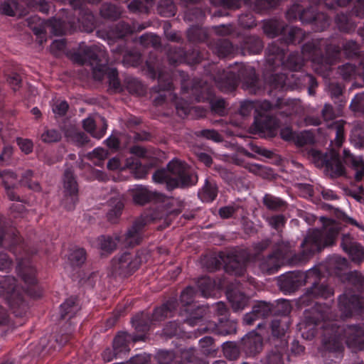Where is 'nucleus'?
Returning a JSON list of instances; mask_svg holds the SVG:
<instances>
[{"mask_svg":"<svg viewBox=\"0 0 364 364\" xmlns=\"http://www.w3.org/2000/svg\"><path fill=\"white\" fill-rule=\"evenodd\" d=\"M321 320L323 321L322 343L327 350L341 351L343 348L344 341L350 348L364 350V326L362 321L358 325L341 326L338 321H326L324 316L318 312L306 316L301 324L309 331L308 338L315 336V326L320 323Z\"/></svg>","mask_w":364,"mask_h":364,"instance_id":"nucleus-1","label":"nucleus"},{"mask_svg":"<svg viewBox=\"0 0 364 364\" xmlns=\"http://www.w3.org/2000/svg\"><path fill=\"white\" fill-rule=\"evenodd\" d=\"M338 234V229L334 225L324 227L321 230L313 229L308 232L301 245V255L293 253L292 247L289 242L281 241L274 245L272 254L280 261L294 256L296 261H304L315 252H321L326 247L334 244Z\"/></svg>","mask_w":364,"mask_h":364,"instance_id":"nucleus-2","label":"nucleus"},{"mask_svg":"<svg viewBox=\"0 0 364 364\" xmlns=\"http://www.w3.org/2000/svg\"><path fill=\"white\" fill-rule=\"evenodd\" d=\"M71 60L79 65L89 64L92 67L93 77L102 80L107 75L109 87L114 91H121V83L118 77V71L108 66L109 59L105 50L97 46H87L84 43L71 54Z\"/></svg>","mask_w":364,"mask_h":364,"instance_id":"nucleus-3","label":"nucleus"},{"mask_svg":"<svg viewBox=\"0 0 364 364\" xmlns=\"http://www.w3.org/2000/svg\"><path fill=\"white\" fill-rule=\"evenodd\" d=\"M152 178L156 183H165L168 191L189 188L198 180L196 172L185 161L177 159L169 161L166 168L156 170Z\"/></svg>","mask_w":364,"mask_h":364,"instance_id":"nucleus-4","label":"nucleus"},{"mask_svg":"<svg viewBox=\"0 0 364 364\" xmlns=\"http://www.w3.org/2000/svg\"><path fill=\"white\" fill-rule=\"evenodd\" d=\"M302 53L311 58L314 71L325 75L338 60L341 49L338 46L328 44L326 40L316 38L303 45Z\"/></svg>","mask_w":364,"mask_h":364,"instance_id":"nucleus-5","label":"nucleus"},{"mask_svg":"<svg viewBox=\"0 0 364 364\" xmlns=\"http://www.w3.org/2000/svg\"><path fill=\"white\" fill-rule=\"evenodd\" d=\"M308 155L316 166H325L327 174L331 178H337L345 173V168L340 160L339 153L335 149H331L325 154L319 151L311 149Z\"/></svg>","mask_w":364,"mask_h":364,"instance_id":"nucleus-6","label":"nucleus"},{"mask_svg":"<svg viewBox=\"0 0 364 364\" xmlns=\"http://www.w3.org/2000/svg\"><path fill=\"white\" fill-rule=\"evenodd\" d=\"M318 269H311L306 273L296 271L289 272L280 277L279 284L281 290L286 292L296 291L300 287L309 283V279L318 276Z\"/></svg>","mask_w":364,"mask_h":364,"instance_id":"nucleus-7","label":"nucleus"},{"mask_svg":"<svg viewBox=\"0 0 364 364\" xmlns=\"http://www.w3.org/2000/svg\"><path fill=\"white\" fill-rule=\"evenodd\" d=\"M64 198L63 204L68 210H73L78 201V184L72 168H67L63 176Z\"/></svg>","mask_w":364,"mask_h":364,"instance_id":"nucleus-8","label":"nucleus"},{"mask_svg":"<svg viewBox=\"0 0 364 364\" xmlns=\"http://www.w3.org/2000/svg\"><path fill=\"white\" fill-rule=\"evenodd\" d=\"M140 259L136 255L124 252L112 259V272L115 275L127 277L132 274L139 267Z\"/></svg>","mask_w":364,"mask_h":364,"instance_id":"nucleus-9","label":"nucleus"},{"mask_svg":"<svg viewBox=\"0 0 364 364\" xmlns=\"http://www.w3.org/2000/svg\"><path fill=\"white\" fill-rule=\"evenodd\" d=\"M235 66L238 82H242V88L251 94H256L260 90L261 84L255 68L242 63H236Z\"/></svg>","mask_w":364,"mask_h":364,"instance_id":"nucleus-10","label":"nucleus"},{"mask_svg":"<svg viewBox=\"0 0 364 364\" xmlns=\"http://www.w3.org/2000/svg\"><path fill=\"white\" fill-rule=\"evenodd\" d=\"M291 319L289 316H279L274 318L270 325L271 328V342L273 343L275 348L285 349L288 345L287 333L289 329Z\"/></svg>","mask_w":364,"mask_h":364,"instance_id":"nucleus-11","label":"nucleus"},{"mask_svg":"<svg viewBox=\"0 0 364 364\" xmlns=\"http://www.w3.org/2000/svg\"><path fill=\"white\" fill-rule=\"evenodd\" d=\"M161 198H156V202L161 203L157 209L153 212L149 217V219L153 221L164 220L165 227L168 226L170 224L169 217L171 215H178L181 212V208H173L175 203L178 202L173 198H167L164 195L161 194Z\"/></svg>","mask_w":364,"mask_h":364,"instance_id":"nucleus-12","label":"nucleus"},{"mask_svg":"<svg viewBox=\"0 0 364 364\" xmlns=\"http://www.w3.org/2000/svg\"><path fill=\"white\" fill-rule=\"evenodd\" d=\"M211 76L217 87L223 92L235 90L238 85V77L236 75L235 66L228 69L217 68Z\"/></svg>","mask_w":364,"mask_h":364,"instance_id":"nucleus-13","label":"nucleus"},{"mask_svg":"<svg viewBox=\"0 0 364 364\" xmlns=\"http://www.w3.org/2000/svg\"><path fill=\"white\" fill-rule=\"evenodd\" d=\"M251 261V255L246 250H240L224 258L225 271L235 276H242L246 271V264Z\"/></svg>","mask_w":364,"mask_h":364,"instance_id":"nucleus-14","label":"nucleus"},{"mask_svg":"<svg viewBox=\"0 0 364 364\" xmlns=\"http://www.w3.org/2000/svg\"><path fill=\"white\" fill-rule=\"evenodd\" d=\"M4 244L10 251L14 254L17 253L18 248L22 250L21 237L18 235V232L7 225L6 218L0 217V245Z\"/></svg>","mask_w":364,"mask_h":364,"instance_id":"nucleus-15","label":"nucleus"},{"mask_svg":"<svg viewBox=\"0 0 364 364\" xmlns=\"http://www.w3.org/2000/svg\"><path fill=\"white\" fill-rule=\"evenodd\" d=\"M279 124V121L275 116L260 114L259 117L255 119V133L261 137L272 138L277 135Z\"/></svg>","mask_w":364,"mask_h":364,"instance_id":"nucleus-16","label":"nucleus"},{"mask_svg":"<svg viewBox=\"0 0 364 364\" xmlns=\"http://www.w3.org/2000/svg\"><path fill=\"white\" fill-rule=\"evenodd\" d=\"M338 307L343 316H351L364 309V297L346 291L338 298Z\"/></svg>","mask_w":364,"mask_h":364,"instance_id":"nucleus-17","label":"nucleus"},{"mask_svg":"<svg viewBox=\"0 0 364 364\" xmlns=\"http://www.w3.org/2000/svg\"><path fill=\"white\" fill-rule=\"evenodd\" d=\"M167 58L169 63L176 65L183 62L185 60H191L194 63H200L204 56L203 53L198 49H193L191 53L186 51L179 46H170L167 50Z\"/></svg>","mask_w":364,"mask_h":364,"instance_id":"nucleus-18","label":"nucleus"},{"mask_svg":"<svg viewBox=\"0 0 364 364\" xmlns=\"http://www.w3.org/2000/svg\"><path fill=\"white\" fill-rule=\"evenodd\" d=\"M149 220L150 219L148 215H141L133 222L132 226L127 230L124 235V242L126 245L134 247L141 243L143 239V233L145 227L147 225Z\"/></svg>","mask_w":364,"mask_h":364,"instance_id":"nucleus-19","label":"nucleus"},{"mask_svg":"<svg viewBox=\"0 0 364 364\" xmlns=\"http://www.w3.org/2000/svg\"><path fill=\"white\" fill-rule=\"evenodd\" d=\"M288 85L291 89H302L306 87L310 95H315L318 87L316 79L311 74L295 73L288 77Z\"/></svg>","mask_w":364,"mask_h":364,"instance_id":"nucleus-20","label":"nucleus"},{"mask_svg":"<svg viewBox=\"0 0 364 364\" xmlns=\"http://www.w3.org/2000/svg\"><path fill=\"white\" fill-rule=\"evenodd\" d=\"M287 49V45L282 37L269 43L266 49L267 63L272 66L282 64Z\"/></svg>","mask_w":364,"mask_h":364,"instance_id":"nucleus-21","label":"nucleus"},{"mask_svg":"<svg viewBox=\"0 0 364 364\" xmlns=\"http://www.w3.org/2000/svg\"><path fill=\"white\" fill-rule=\"evenodd\" d=\"M241 348L247 356L254 357L262 350L263 338L257 333L252 331L242 338Z\"/></svg>","mask_w":364,"mask_h":364,"instance_id":"nucleus-22","label":"nucleus"},{"mask_svg":"<svg viewBox=\"0 0 364 364\" xmlns=\"http://www.w3.org/2000/svg\"><path fill=\"white\" fill-rule=\"evenodd\" d=\"M202 332H213L219 336H226L236 332V323L228 318H218V322H209L208 326L198 329Z\"/></svg>","mask_w":364,"mask_h":364,"instance_id":"nucleus-23","label":"nucleus"},{"mask_svg":"<svg viewBox=\"0 0 364 364\" xmlns=\"http://www.w3.org/2000/svg\"><path fill=\"white\" fill-rule=\"evenodd\" d=\"M320 277L318 271V276L309 279V282H312V285L307 289L305 296L311 299H328L333 295V289L325 282L318 281Z\"/></svg>","mask_w":364,"mask_h":364,"instance_id":"nucleus-24","label":"nucleus"},{"mask_svg":"<svg viewBox=\"0 0 364 364\" xmlns=\"http://www.w3.org/2000/svg\"><path fill=\"white\" fill-rule=\"evenodd\" d=\"M341 246L353 262L360 263L364 260V247L349 234L343 235Z\"/></svg>","mask_w":364,"mask_h":364,"instance_id":"nucleus-25","label":"nucleus"},{"mask_svg":"<svg viewBox=\"0 0 364 364\" xmlns=\"http://www.w3.org/2000/svg\"><path fill=\"white\" fill-rule=\"evenodd\" d=\"M145 335L133 336L126 332L119 333L113 340V350L115 355L126 353L129 351V343L139 341H144Z\"/></svg>","mask_w":364,"mask_h":364,"instance_id":"nucleus-26","label":"nucleus"},{"mask_svg":"<svg viewBox=\"0 0 364 364\" xmlns=\"http://www.w3.org/2000/svg\"><path fill=\"white\" fill-rule=\"evenodd\" d=\"M18 265L16 267L18 274L21 277L25 284L33 286L36 284V270L28 259L17 258Z\"/></svg>","mask_w":364,"mask_h":364,"instance_id":"nucleus-27","label":"nucleus"},{"mask_svg":"<svg viewBox=\"0 0 364 364\" xmlns=\"http://www.w3.org/2000/svg\"><path fill=\"white\" fill-rule=\"evenodd\" d=\"M107 205L109 208L107 213V220L112 223H115L124 207V196L119 193L114 195L108 200Z\"/></svg>","mask_w":364,"mask_h":364,"instance_id":"nucleus-28","label":"nucleus"},{"mask_svg":"<svg viewBox=\"0 0 364 364\" xmlns=\"http://www.w3.org/2000/svg\"><path fill=\"white\" fill-rule=\"evenodd\" d=\"M114 53L122 55V63L126 66H137L141 62V55L136 48L127 49L124 46H117L112 50Z\"/></svg>","mask_w":364,"mask_h":364,"instance_id":"nucleus-29","label":"nucleus"},{"mask_svg":"<svg viewBox=\"0 0 364 364\" xmlns=\"http://www.w3.org/2000/svg\"><path fill=\"white\" fill-rule=\"evenodd\" d=\"M132 196L134 203L140 205H144L153 200L156 201V198H161V193L150 191L142 186L132 189Z\"/></svg>","mask_w":364,"mask_h":364,"instance_id":"nucleus-30","label":"nucleus"},{"mask_svg":"<svg viewBox=\"0 0 364 364\" xmlns=\"http://www.w3.org/2000/svg\"><path fill=\"white\" fill-rule=\"evenodd\" d=\"M343 160L346 165L351 166L355 171V181H361L364 176L363 159L360 156H355L350 151L343 149Z\"/></svg>","mask_w":364,"mask_h":364,"instance_id":"nucleus-31","label":"nucleus"},{"mask_svg":"<svg viewBox=\"0 0 364 364\" xmlns=\"http://www.w3.org/2000/svg\"><path fill=\"white\" fill-rule=\"evenodd\" d=\"M218 193V186L216 181L208 177L205 180L202 188L198 192V197L203 202L210 203L213 201Z\"/></svg>","mask_w":364,"mask_h":364,"instance_id":"nucleus-32","label":"nucleus"},{"mask_svg":"<svg viewBox=\"0 0 364 364\" xmlns=\"http://www.w3.org/2000/svg\"><path fill=\"white\" fill-rule=\"evenodd\" d=\"M258 261L259 268L264 274H272L276 272L281 267L283 261H280L272 252L267 257H262Z\"/></svg>","mask_w":364,"mask_h":364,"instance_id":"nucleus-33","label":"nucleus"},{"mask_svg":"<svg viewBox=\"0 0 364 364\" xmlns=\"http://www.w3.org/2000/svg\"><path fill=\"white\" fill-rule=\"evenodd\" d=\"M178 302L176 299H171L161 306L154 309V313L151 314L154 321H161L165 318L172 316L174 311L176 310Z\"/></svg>","mask_w":364,"mask_h":364,"instance_id":"nucleus-34","label":"nucleus"},{"mask_svg":"<svg viewBox=\"0 0 364 364\" xmlns=\"http://www.w3.org/2000/svg\"><path fill=\"white\" fill-rule=\"evenodd\" d=\"M7 299L16 316L23 317L26 314L28 307L23 295L20 292L11 294Z\"/></svg>","mask_w":364,"mask_h":364,"instance_id":"nucleus-35","label":"nucleus"},{"mask_svg":"<svg viewBox=\"0 0 364 364\" xmlns=\"http://www.w3.org/2000/svg\"><path fill=\"white\" fill-rule=\"evenodd\" d=\"M80 310V305L77 297L71 296L65 300L60 305V315L61 319H65L67 317L70 319L74 316Z\"/></svg>","mask_w":364,"mask_h":364,"instance_id":"nucleus-36","label":"nucleus"},{"mask_svg":"<svg viewBox=\"0 0 364 364\" xmlns=\"http://www.w3.org/2000/svg\"><path fill=\"white\" fill-rule=\"evenodd\" d=\"M211 50L213 53L216 54L219 58L227 57L234 52V46L232 43L225 38L218 39L210 45Z\"/></svg>","mask_w":364,"mask_h":364,"instance_id":"nucleus-37","label":"nucleus"},{"mask_svg":"<svg viewBox=\"0 0 364 364\" xmlns=\"http://www.w3.org/2000/svg\"><path fill=\"white\" fill-rule=\"evenodd\" d=\"M123 10L121 6H118L114 4L105 2L101 4L100 14L102 18L109 21H116L119 19Z\"/></svg>","mask_w":364,"mask_h":364,"instance_id":"nucleus-38","label":"nucleus"},{"mask_svg":"<svg viewBox=\"0 0 364 364\" xmlns=\"http://www.w3.org/2000/svg\"><path fill=\"white\" fill-rule=\"evenodd\" d=\"M191 92L198 102H209L213 97L212 88L203 82L195 84L191 88Z\"/></svg>","mask_w":364,"mask_h":364,"instance_id":"nucleus-39","label":"nucleus"},{"mask_svg":"<svg viewBox=\"0 0 364 364\" xmlns=\"http://www.w3.org/2000/svg\"><path fill=\"white\" fill-rule=\"evenodd\" d=\"M208 307L205 306H198L194 309H187L186 311L188 314L184 323L193 327L202 322L204 316L207 314Z\"/></svg>","mask_w":364,"mask_h":364,"instance_id":"nucleus-40","label":"nucleus"},{"mask_svg":"<svg viewBox=\"0 0 364 364\" xmlns=\"http://www.w3.org/2000/svg\"><path fill=\"white\" fill-rule=\"evenodd\" d=\"M287 26L283 22L277 20L270 21L264 25V33L271 38L282 35H286Z\"/></svg>","mask_w":364,"mask_h":364,"instance_id":"nucleus-41","label":"nucleus"},{"mask_svg":"<svg viewBox=\"0 0 364 364\" xmlns=\"http://www.w3.org/2000/svg\"><path fill=\"white\" fill-rule=\"evenodd\" d=\"M242 48L244 53L257 54L262 51L263 43L258 36H249L244 38Z\"/></svg>","mask_w":364,"mask_h":364,"instance_id":"nucleus-42","label":"nucleus"},{"mask_svg":"<svg viewBox=\"0 0 364 364\" xmlns=\"http://www.w3.org/2000/svg\"><path fill=\"white\" fill-rule=\"evenodd\" d=\"M346 288L354 291L362 292L364 290V277L357 271L350 272L346 274Z\"/></svg>","mask_w":364,"mask_h":364,"instance_id":"nucleus-43","label":"nucleus"},{"mask_svg":"<svg viewBox=\"0 0 364 364\" xmlns=\"http://www.w3.org/2000/svg\"><path fill=\"white\" fill-rule=\"evenodd\" d=\"M132 321L136 331L145 333L149 330L151 323L154 321L149 313L141 312L136 314Z\"/></svg>","mask_w":364,"mask_h":364,"instance_id":"nucleus-44","label":"nucleus"},{"mask_svg":"<svg viewBox=\"0 0 364 364\" xmlns=\"http://www.w3.org/2000/svg\"><path fill=\"white\" fill-rule=\"evenodd\" d=\"M16 283V280L12 276L0 277V296L6 294L8 298L12 294L19 293Z\"/></svg>","mask_w":364,"mask_h":364,"instance_id":"nucleus-45","label":"nucleus"},{"mask_svg":"<svg viewBox=\"0 0 364 364\" xmlns=\"http://www.w3.org/2000/svg\"><path fill=\"white\" fill-rule=\"evenodd\" d=\"M264 205L269 210L279 211L287 208V203L271 194H265L262 198Z\"/></svg>","mask_w":364,"mask_h":364,"instance_id":"nucleus-46","label":"nucleus"},{"mask_svg":"<svg viewBox=\"0 0 364 364\" xmlns=\"http://www.w3.org/2000/svg\"><path fill=\"white\" fill-rule=\"evenodd\" d=\"M0 11L2 14L9 16H21L27 13L26 11L21 10L19 3L14 0H8L3 2L0 6Z\"/></svg>","mask_w":364,"mask_h":364,"instance_id":"nucleus-47","label":"nucleus"},{"mask_svg":"<svg viewBox=\"0 0 364 364\" xmlns=\"http://www.w3.org/2000/svg\"><path fill=\"white\" fill-rule=\"evenodd\" d=\"M286 34L287 36L285 35L282 38L287 46L289 44H299L306 38L304 31L297 27L290 28L287 31Z\"/></svg>","mask_w":364,"mask_h":364,"instance_id":"nucleus-48","label":"nucleus"},{"mask_svg":"<svg viewBox=\"0 0 364 364\" xmlns=\"http://www.w3.org/2000/svg\"><path fill=\"white\" fill-rule=\"evenodd\" d=\"M228 299L235 311L243 309L248 301V298L240 291H232L230 293Z\"/></svg>","mask_w":364,"mask_h":364,"instance_id":"nucleus-49","label":"nucleus"},{"mask_svg":"<svg viewBox=\"0 0 364 364\" xmlns=\"http://www.w3.org/2000/svg\"><path fill=\"white\" fill-rule=\"evenodd\" d=\"M188 41L192 43H200L206 40L208 33L206 31L198 26L189 28L186 32Z\"/></svg>","mask_w":364,"mask_h":364,"instance_id":"nucleus-50","label":"nucleus"},{"mask_svg":"<svg viewBox=\"0 0 364 364\" xmlns=\"http://www.w3.org/2000/svg\"><path fill=\"white\" fill-rule=\"evenodd\" d=\"M241 349L242 348L233 341H227L223 345V354L230 360H237L240 357Z\"/></svg>","mask_w":364,"mask_h":364,"instance_id":"nucleus-51","label":"nucleus"},{"mask_svg":"<svg viewBox=\"0 0 364 364\" xmlns=\"http://www.w3.org/2000/svg\"><path fill=\"white\" fill-rule=\"evenodd\" d=\"M46 28L55 36H63L67 33V26L65 21L53 18L46 23Z\"/></svg>","mask_w":364,"mask_h":364,"instance_id":"nucleus-52","label":"nucleus"},{"mask_svg":"<svg viewBox=\"0 0 364 364\" xmlns=\"http://www.w3.org/2000/svg\"><path fill=\"white\" fill-rule=\"evenodd\" d=\"M176 7L173 0H160L157 6V12L162 16L171 17L176 14Z\"/></svg>","mask_w":364,"mask_h":364,"instance_id":"nucleus-53","label":"nucleus"},{"mask_svg":"<svg viewBox=\"0 0 364 364\" xmlns=\"http://www.w3.org/2000/svg\"><path fill=\"white\" fill-rule=\"evenodd\" d=\"M79 22L82 26V29L87 32L91 33L95 29V16L90 11L85 10L79 17Z\"/></svg>","mask_w":364,"mask_h":364,"instance_id":"nucleus-54","label":"nucleus"},{"mask_svg":"<svg viewBox=\"0 0 364 364\" xmlns=\"http://www.w3.org/2000/svg\"><path fill=\"white\" fill-rule=\"evenodd\" d=\"M197 287L201 295L208 297L215 289V284L212 279L208 277H203L197 281Z\"/></svg>","mask_w":364,"mask_h":364,"instance_id":"nucleus-55","label":"nucleus"},{"mask_svg":"<svg viewBox=\"0 0 364 364\" xmlns=\"http://www.w3.org/2000/svg\"><path fill=\"white\" fill-rule=\"evenodd\" d=\"M282 64L291 70L297 71L303 67L304 58L299 53H292Z\"/></svg>","mask_w":364,"mask_h":364,"instance_id":"nucleus-56","label":"nucleus"},{"mask_svg":"<svg viewBox=\"0 0 364 364\" xmlns=\"http://www.w3.org/2000/svg\"><path fill=\"white\" fill-rule=\"evenodd\" d=\"M86 251L82 247H75L70 250L69 260L73 266L80 267L86 260Z\"/></svg>","mask_w":364,"mask_h":364,"instance_id":"nucleus-57","label":"nucleus"},{"mask_svg":"<svg viewBox=\"0 0 364 364\" xmlns=\"http://www.w3.org/2000/svg\"><path fill=\"white\" fill-rule=\"evenodd\" d=\"M272 313L274 315H277L279 316H288L289 314L291 311V306L289 301L286 299H281L275 301V303L272 304Z\"/></svg>","mask_w":364,"mask_h":364,"instance_id":"nucleus-58","label":"nucleus"},{"mask_svg":"<svg viewBox=\"0 0 364 364\" xmlns=\"http://www.w3.org/2000/svg\"><path fill=\"white\" fill-rule=\"evenodd\" d=\"M282 104L283 101L281 98H278L274 103L265 100L257 102L256 109L259 111V114H264V112H268L282 108Z\"/></svg>","mask_w":364,"mask_h":364,"instance_id":"nucleus-59","label":"nucleus"},{"mask_svg":"<svg viewBox=\"0 0 364 364\" xmlns=\"http://www.w3.org/2000/svg\"><path fill=\"white\" fill-rule=\"evenodd\" d=\"M109 152L103 148H96L92 152H89L86 157L92 161L96 166H102L104 161L107 158Z\"/></svg>","mask_w":364,"mask_h":364,"instance_id":"nucleus-60","label":"nucleus"},{"mask_svg":"<svg viewBox=\"0 0 364 364\" xmlns=\"http://www.w3.org/2000/svg\"><path fill=\"white\" fill-rule=\"evenodd\" d=\"M66 136L78 146H83L90 141L89 136L78 130H68Z\"/></svg>","mask_w":364,"mask_h":364,"instance_id":"nucleus-61","label":"nucleus"},{"mask_svg":"<svg viewBox=\"0 0 364 364\" xmlns=\"http://www.w3.org/2000/svg\"><path fill=\"white\" fill-rule=\"evenodd\" d=\"M346 56L348 58H356L360 55L359 44L353 40L346 41L342 46Z\"/></svg>","mask_w":364,"mask_h":364,"instance_id":"nucleus-62","label":"nucleus"},{"mask_svg":"<svg viewBox=\"0 0 364 364\" xmlns=\"http://www.w3.org/2000/svg\"><path fill=\"white\" fill-rule=\"evenodd\" d=\"M272 308L271 303L262 301L254 305L252 309L259 318H262L273 314Z\"/></svg>","mask_w":364,"mask_h":364,"instance_id":"nucleus-63","label":"nucleus"},{"mask_svg":"<svg viewBox=\"0 0 364 364\" xmlns=\"http://www.w3.org/2000/svg\"><path fill=\"white\" fill-rule=\"evenodd\" d=\"M125 82L127 90L132 94L141 95L146 92L143 84L136 78H127Z\"/></svg>","mask_w":364,"mask_h":364,"instance_id":"nucleus-64","label":"nucleus"}]
</instances>
